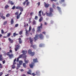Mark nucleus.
Listing matches in <instances>:
<instances>
[{
    "label": "nucleus",
    "mask_w": 76,
    "mask_h": 76,
    "mask_svg": "<svg viewBox=\"0 0 76 76\" xmlns=\"http://www.w3.org/2000/svg\"><path fill=\"white\" fill-rule=\"evenodd\" d=\"M23 56H24L23 54L20 55L17 58V62H18V61H19V58H22V57H23Z\"/></svg>",
    "instance_id": "obj_7"
},
{
    "label": "nucleus",
    "mask_w": 76,
    "mask_h": 76,
    "mask_svg": "<svg viewBox=\"0 0 76 76\" xmlns=\"http://www.w3.org/2000/svg\"><path fill=\"white\" fill-rule=\"evenodd\" d=\"M15 7H15V5H14L13 6V7H12V9L13 10H14V9H15Z\"/></svg>",
    "instance_id": "obj_42"
},
{
    "label": "nucleus",
    "mask_w": 76,
    "mask_h": 76,
    "mask_svg": "<svg viewBox=\"0 0 76 76\" xmlns=\"http://www.w3.org/2000/svg\"><path fill=\"white\" fill-rule=\"evenodd\" d=\"M42 34H45V31H44L42 33Z\"/></svg>",
    "instance_id": "obj_63"
},
{
    "label": "nucleus",
    "mask_w": 76,
    "mask_h": 76,
    "mask_svg": "<svg viewBox=\"0 0 76 76\" xmlns=\"http://www.w3.org/2000/svg\"><path fill=\"white\" fill-rule=\"evenodd\" d=\"M39 16L40 17H41V14H39Z\"/></svg>",
    "instance_id": "obj_64"
},
{
    "label": "nucleus",
    "mask_w": 76,
    "mask_h": 76,
    "mask_svg": "<svg viewBox=\"0 0 76 76\" xmlns=\"http://www.w3.org/2000/svg\"><path fill=\"white\" fill-rule=\"evenodd\" d=\"M22 34H23V31H20L19 32V34L20 35H21Z\"/></svg>",
    "instance_id": "obj_31"
},
{
    "label": "nucleus",
    "mask_w": 76,
    "mask_h": 76,
    "mask_svg": "<svg viewBox=\"0 0 76 76\" xmlns=\"http://www.w3.org/2000/svg\"><path fill=\"white\" fill-rule=\"evenodd\" d=\"M1 34H4V31L3 29H2L1 30Z\"/></svg>",
    "instance_id": "obj_43"
},
{
    "label": "nucleus",
    "mask_w": 76,
    "mask_h": 76,
    "mask_svg": "<svg viewBox=\"0 0 76 76\" xmlns=\"http://www.w3.org/2000/svg\"><path fill=\"white\" fill-rule=\"evenodd\" d=\"M31 52H32V50H31V49H30L28 50V54L30 55L31 53Z\"/></svg>",
    "instance_id": "obj_20"
},
{
    "label": "nucleus",
    "mask_w": 76,
    "mask_h": 76,
    "mask_svg": "<svg viewBox=\"0 0 76 76\" xmlns=\"http://www.w3.org/2000/svg\"><path fill=\"white\" fill-rule=\"evenodd\" d=\"M20 48V46L19 45H17L16 46V48H15V51H17L18 50H19Z\"/></svg>",
    "instance_id": "obj_8"
},
{
    "label": "nucleus",
    "mask_w": 76,
    "mask_h": 76,
    "mask_svg": "<svg viewBox=\"0 0 76 76\" xmlns=\"http://www.w3.org/2000/svg\"><path fill=\"white\" fill-rule=\"evenodd\" d=\"M25 23H26L24 22V27L25 28H26V26H29V25H28V24L27 23V24H25Z\"/></svg>",
    "instance_id": "obj_21"
},
{
    "label": "nucleus",
    "mask_w": 76,
    "mask_h": 76,
    "mask_svg": "<svg viewBox=\"0 0 76 76\" xmlns=\"http://www.w3.org/2000/svg\"><path fill=\"white\" fill-rule=\"evenodd\" d=\"M39 74H40V72H39V71H37L36 72V75H39Z\"/></svg>",
    "instance_id": "obj_26"
},
{
    "label": "nucleus",
    "mask_w": 76,
    "mask_h": 76,
    "mask_svg": "<svg viewBox=\"0 0 76 76\" xmlns=\"http://www.w3.org/2000/svg\"><path fill=\"white\" fill-rule=\"evenodd\" d=\"M9 53H10L9 52L7 53V56H9V55H10V54H9Z\"/></svg>",
    "instance_id": "obj_62"
},
{
    "label": "nucleus",
    "mask_w": 76,
    "mask_h": 76,
    "mask_svg": "<svg viewBox=\"0 0 76 76\" xmlns=\"http://www.w3.org/2000/svg\"><path fill=\"white\" fill-rule=\"evenodd\" d=\"M12 68L13 69H15V65L13 64L12 66Z\"/></svg>",
    "instance_id": "obj_35"
},
{
    "label": "nucleus",
    "mask_w": 76,
    "mask_h": 76,
    "mask_svg": "<svg viewBox=\"0 0 76 76\" xmlns=\"http://www.w3.org/2000/svg\"><path fill=\"white\" fill-rule=\"evenodd\" d=\"M3 75V72H0V76H1Z\"/></svg>",
    "instance_id": "obj_56"
},
{
    "label": "nucleus",
    "mask_w": 76,
    "mask_h": 76,
    "mask_svg": "<svg viewBox=\"0 0 76 76\" xmlns=\"http://www.w3.org/2000/svg\"><path fill=\"white\" fill-rule=\"evenodd\" d=\"M13 37H15V36H16V35H18V34H16V33H14L13 34Z\"/></svg>",
    "instance_id": "obj_29"
},
{
    "label": "nucleus",
    "mask_w": 76,
    "mask_h": 76,
    "mask_svg": "<svg viewBox=\"0 0 76 76\" xmlns=\"http://www.w3.org/2000/svg\"><path fill=\"white\" fill-rule=\"evenodd\" d=\"M41 29H42V24L41 23L40 26L37 27V32H40Z\"/></svg>",
    "instance_id": "obj_2"
},
{
    "label": "nucleus",
    "mask_w": 76,
    "mask_h": 76,
    "mask_svg": "<svg viewBox=\"0 0 76 76\" xmlns=\"http://www.w3.org/2000/svg\"><path fill=\"white\" fill-rule=\"evenodd\" d=\"M10 34H11L10 33H8L7 36H8V37H10Z\"/></svg>",
    "instance_id": "obj_50"
},
{
    "label": "nucleus",
    "mask_w": 76,
    "mask_h": 76,
    "mask_svg": "<svg viewBox=\"0 0 76 76\" xmlns=\"http://www.w3.org/2000/svg\"><path fill=\"white\" fill-rule=\"evenodd\" d=\"M10 16V14H7V15H6V17H9V16Z\"/></svg>",
    "instance_id": "obj_47"
},
{
    "label": "nucleus",
    "mask_w": 76,
    "mask_h": 76,
    "mask_svg": "<svg viewBox=\"0 0 76 76\" xmlns=\"http://www.w3.org/2000/svg\"><path fill=\"white\" fill-rule=\"evenodd\" d=\"M53 9H55L56 8V5H55V4H53Z\"/></svg>",
    "instance_id": "obj_34"
},
{
    "label": "nucleus",
    "mask_w": 76,
    "mask_h": 76,
    "mask_svg": "<svg viewBox=\"0 0 76 76\" xmlns=\"http://www.w3.org/2000/svg\"><path fill=\"white\" fill-rule=\"evenodd\" d=\"M28 41H30V42L31 44H32L33 43V41H34V39L31 38V37H30L28 38Z\"/></svg>",
    "instance_id": "obj_5"
},
{
    "label": "nucleus",
    "mask_w": 76,
    "mask_h": 76,
    "mask_svg": "<svg viewBox=\"0 0 76 76\" xmlns=\"http://www.w3.org/2000/svg\"><path fill=\"white\" fill-rule=\"evenodd\" d=\"M19 61V64L20 65H21L22 64V61Z\"/></svg>",
    "instance_id": "obj_28"
},
{
    "label": "nucleus",
    "mask_w": 76,
    "mask_h": 76,
    "mask_svg": "<svg viewBox=\"0 0 76 76\" xmlns=\"http://www.w3.org/2000/svg\"><path fill=\"white\" fill-rule=\"evenodd\" d=\"M37 18H38V17H37V16H35V17L34 18L35 19H37Z\"/></svg>",
    "instance_id": "obj_58"
},
{
    "label": "nucleus",
    "mask_w": 76,
    "mask_h": 76,
    "mask_svg": "<svg viewBox=\"0 0 76 76\" xmlns=\"http://www.w3.org/2000/svg\"><path fill=\"white\" fill-rule=\"evenodd\" d=\"M39 37L40 38V39H42L43 38V35H42V34H39Z\"/></svg>",
    "instance_id": "obj_15"
},
{
    "label": "nucleus",
    "mask_w": 76,
    "mask_h": 76,
    "mask_svg": "<svg viewBox=\"0 0 76 76\" xmlns=\"http://www.w3.org/2000/svg\"><path fill=\"white\" fill-rule=\"evenodd\" d=\"M13 54H12L11 55H10L9 56V57L10 58H11L12 57H13Z\"/></svg>",
    "instance_id": "obj_23"
},
{
    "label": "nucleus",
    "mask_w": 76,
    "mask_h": 76,
    "mask_svg": "<svg viewBox=\"0 0 76 76\" xmlns=\"http://www.w3.org/2000/svg\"><path fill=\"white\" fill-rule=\"evenodd\" d=\"M16 64V63L15 62H14L13 63V64L15 65V64Z\"/></svg>",
    "instance_id": "obj_57"
},
{
    "label": "nucleus",
    "mask_w": 76,
    "mask_h": 76,
    "mask_svg": "<svg viewBox=\"0 0 76 76\" xmlns=\"http://www.w3.org/2000/svg\"><path fill=\"white\" fill-rule=\"evenodd\" d=\"M3 16V13L2 14H1V12H0V17H1V18Z\"/></svg>",
    "instance_id": "obj_37"
},
{
    "label": "nucleus",
    "mask_w": 76,
    "mask_h": 76,
    "mask_svg": "<svg viewBox=\"0 0 76 76\" xmlns=\"http://www.w3.org/2000/svg\"><path fill=\"white\" fill-rule=\"evenodd\" d=\"M29 4V2H28L26 4V6H28V4Z\"/></svg>",
    "instance_id": "obj_53"
},
{
    "label": "nucleus",
    "mask_w": 76,
    "mask_h": 76,
    "mask_svg": "<svg viewBox=\"0 0 76 76\" xmlns=\"http://www.w3.org/2000/svg\"><path fill=\"white\" fill-rule=\"evenodd\" d=\"M31 75H33V76H35L36 75V74L34 73H32V74H31Z\"/></svg>",
    "instance_id": "obj_41"
},
{
    "label": "nucleus",
    "mask_w": 76,
    "mask_h": 76,
    "mask_svg": "<svg viewBox=\"0 0 76 76\" xmlns=\"http://www.w3.org/2000/svg\"><path fill=\"white\" fill-rule=\"evenodd\" d=\"M38 37H39V35H38V34H37L35 35V37H34V39L35 42L36 41H37V40L38 39H39Z\"/></svg>",
    "instance_id": "obj_4"
},
{
    "label": "nucleus",
    "mask_w": 76,
    "mask_h": 76,
    "mask_svg": "<svg viewBox=\"0 0 76 76\" xmlns=\"http://www.w3.org/2000/svg\"><path fill=\"white\" fill-rule=\"evenodd\" d=\"M25 31H26V36H29V31H28L26 29Z\"/></svg>",
    "instance_id": "obj_10"
},
{
    "label": "nucleus",
    "mask_w": 76,
    "mask_h": 76,
    "mask_svg": "<svg viewBox=\"0 0 76 76\" xmlns=\"http://www.w3.org/2000/svg\"><path fill=\"white\" fill-rule=\"evenodd\" d=\"M49 6V4H46L45 3V7H48Z\"/></svg>",
    "instance_id": "obj_24"
},
{
    "label": "nucleus",
    "mask_w": 76,
    "mask_h": 76,
    "mask_svg": "<svg viewBox=\"0 0 76 76\" xmlns=\"http://www.w3.org/2000/svg\"><path fill=\"white\" fill-rule=\"evenodd\" d=\"M22 52L23 54H24V55H25V54L27 53V51H25V50H23Z\"/></svg>",
    "instance_id": "obj_22"
},
{
    "label": "nucleus",
    "mask_w": 76,
    "mask_h": 76,
    "mask_svg": "<svg viewBox=\"0 0 76 76\" xmlns=\"http://www.w3.org/2000/svg\"><path fill=\"white\" fill-rule=\"evenodd\" d=\"M20 18V15H18L17 16V19H18Z\"/></svg>",
    "instance_id": "obj_36"
},
{
    "label": "nucleus",
    "mask_w": 76,
    "mask_h": 76,
    "mask_svg": "<svg viewBox=\"0 0 76 76\" xmlns=\"http://www.w3.org/2000/svg\"><path fill=\"white\" fill-rule=\"evenodd\" d=\"M29 66L30 68H31V69H33V68L34 67V63H32L29 64Z\"/></svg>",
    "instance_id": "obj_9"
},
{
    "label": "nucleus",
    "mask_w": 76,
    "mask_h": 76,
    "mask_svg": "<svg viewBox=\"0 0 76 76\" xmlns=\"http://www.w3.org/2000/svg\"><path fill=\"white\" fill-rule=\"evenodd\" d=\"M3 60V58L2 57V55H0V61H2Z\"/></svg>",
    "instance_id": "obj_19"
},
{
    "label": "nucleus",
    "mask_w": 76,
    "mask_h": 76,
    "mask_svg": "<svg viewBox=\"0 0 76 76\" xmlns=\"http://www.w3.org/2000/svg\"><path fill=\"white\" fill-rule=\"evenodd\" d=\"M32 32H35V29H34V28H33V29H32Z\"/></svg>",
    "instance_id": "obj_54"
},
{
    "label": "nucleus",
    "mask_w": 76,
    "mask_h": 76,
    "mask_svg": "<svg viewBox=\"0 0 76 76\" xmlns=\"http://www.w3.org/2000/svg\"><path fill=\"white\" fill-rule=\"evenodd\" d=\"M53 9L52 8H50V12L48 13V12H46V16H48L49 17H52L53 16V14L52 13L53 12Z\"/></svg>",
    "instance_id": "obj_1"
},
{
    "label": "nucleus",
    "mask_w": 76,
    "mask_h": 76,
    "mask_svg": "<svg viewBox=\"0 0 76 76\" xmlns=\"http://www.w3.org/2000/svg\"><path fill=\"white\" fill-rule=\"evenodd\" d=\"M2 62L3 63V64H4V63H5V60H4Z\"/></svg>",
    "instance_id": "obj_61"
},
{
    "label": "nucleus",
    "mask_w": 76,
    "mask_h": 76,
    "mask_svg": "<svg viewBox=\"0 0 76 76\" xmlns=\"http://www.w3.org/2000/svg\"><path fill=\"white\" fill-rule=\"evenodd\" d=\"M18 40H19V44H22V41L21 40V38H20L18 39Z\"/></svg>",
    "instance_id": "obj_17"
},
{
    "label": "nucleus",
    "mask_w": 76,
    "mask_h": 76,
    "mask_svg": "<svg viewBox=\"0 0 76 76\" xmlns=\"http://www.w3.org/2000/svg\"><path fill=\"white\" fill-rule=\"evenodd\" d=\"M27 73L28 75H31V72H27Z\"/></svg>",
    "instance_id": "obj_44"
},
{
    "label": "nucleus",
    "mask_w": 76,
    "mask_h": 76,
    "mask_svg": "<svg viewBox=\"0 0 76 76\" xmlns=\"http://www.w3.org/2000/svg\"><path fill=\"white\" fill-rule=\"evenodd\" d=\"M20 64H17V67H20Z\"/></svg>",
    "instance_id": "obj_48"
},
{
    "label": "nucleus",
    "mask_w": 76,
    "mask_h": 76,
    "mask_svg": "<svg viewBox=\"0 0 76 76\" xmlns=\"http://www.w3.org/2000/svg\"><path fill=\"white\" fill-rule=\"evenodd\" d=\"M23 66L24 67H25V68H26V64L23 63Z\"/></svg>",
    "instance_id": "obj_33"
},
{
    "label": "nucleus",
    "mask_w": 76,
    "mask_h": 76,
    "mask_svg": "<svg viewBox=\"0 0 76 76\" xmlns=\"http://www.w3.org/2000/svg\"><path fill=\"white\" fill-rule=\"evenodd\" d=\"M8 40L9 41L10 43L11 44H12L13 42V40H11L10 38H8Z\"/></svg>",
    "instance_id": "obj_11"
},
{
    "label": "nucleus",
    "mask_w": 76,
    "mask_h": 76,
    "mask_svg": "<svg viewBox=\"0 0 76 76\" xmlns=\"http://www.w3.org/2000/svg\"><path fill=\"white\" fill-rule=\"evenodd\" d=\"M31 30V26H30L29 27V31H30Z\"/></svg>",
    "instance_id": "obj_46"
},
{
    "label": "nucleus",
    "mask_w": 76,
    "mask_h": 76,
    "mask_svg": "<svg viewBox=\"0 0 76 76\" xmlns=\"http://www.w3.org/2000/svg\"><path fill=\"white\" fill-rule=\"evenodd\" d=\"M44 45V44H40L39 45V47H43Z\"/></svg>",
    "instance_id": "obj_30"
},
{
    "label": "nucleus",
    "mask_w": 76,
    "mask_h": 76,
    "mask_svg": "<svg viewBox=\"0 0 76 76\" xmlns=\"http://www.w3.org/2000/svg\"><path fill=\"white\" fill-rule=\"evenodd\" d=\"M34 14V12H31L30 14V15H31V16H32V15Z\"/></svg>",
    "instance_id": "obj_55"
},
{
    "label": "nucleus",
    "mask_w": 76,
    "mask_h": 76,
    "mask_svg": "<svg viewBox=\"0 0 76 76\" xmlns=\"http://www.w3.org/2000/svg\"><path fill=\"white\" fill-rule=\"evenodd\" d=\"M10 53H12V50H10Z\"/></svg>",
    "instance_id": "obj_60"
},
{
    "label": "nucleus",
    "mask_w": 76,
    "mask_h": 76,
    "mask_svg": "<svg viewBox=\"0 0 76 76\" xmlns=\"http://www.w3.org/2000/svg\"><path fill=\"white\" fill-rule=\"evenodd\" d=\"M32 23L33 25H36V21H35V20H34L33 21Z\"/></svg>",
    "instance_id": "obj_27"
},
{
    "label": "nucleus",
    "mask_w": 76,
    "mask_h": 76,
    "mask_svg": "<svg viewBox=\"0 0 76 76\" xmlns=\"http://www.w3.org/2000/svg\"><path fill=\"white\" fill-rule=\"evenodd\" d=\"M57 10L59 12H61V8L59 7L58 6L56 7Z\"/></svg>",
    "instance_id": "obj_14"
},
{
    "label": "nucleus",
    "mask_w": 76,
    "mask_h": 76,
    "mask_svg": "<svg viewBox=\"0 0 76 76\" xmlns=\"http://www.w3.org/2000/svg\"><path fill=\"white\" fill-rule=\"evenodd\" d=\"M2 67H3V66H2L1 64H0V68H2Z\"/></svg>",
    "instance_id": "obj_52"
},
{
    "label": "nucleus",
    "mask_w": 76,
    "mask_h": 76,
    "mask_svg": "<svg viewBox=\"0 0 76 76\" xmlns=\"http://www.w3.org/2000/svg\"><path fill=\"white\" fill-rule=\"evenodd\" d=\"M23 58H25L24 59V62L26 64L28 63V62H29V60H26V55H24V56H23Z\"/></svg>",
    "instance_id": "obj_6"
},
{
    "label": "nucleus",
    "mask_w": 76,
    "mask_h": 76,
    "mask_svg": "<svg viewBox=\"0 0 76 76\" xmlns=\"http://www.w3.org/2000/svg\"><path fill=\"white\" fill-rule=\"evenodd\" d=\"M16 58L14 60V62H15L16 61Z\"/></svg>",
    "instance_id": "obj_59"
},
{
    "label": "nucleus",
    "mask_w": 76,
    "mask_h": 76,
    "mask_svg": "<svg viewBox=\"0 0 76 76\" xmlns=\"http://www.w3.org/2000/svg\"><path fill=\"white\" fill-rule=\"evenodd\" d=\"M31 56H34L35 55V52H32L29 55Z\"/></svg>",
    "instance_id": "obj_16"
},
{
    "label": "nucleus",
    "mask_w": 76,
    "mask_h": 76,
    "mask_svg": "<svg viewBox=\"0 0 76 76\" xmlns=\"http://www.w3.org/2000/svg\"><path fill=\"white\" fill-rule=\"evenodd\" d=\"M16 9H19V10H20V12H22L23 11V8H22V7H20V6H17L16 8H15Z\"/></svg>",
    "instance_id": "obj_3"
},
{
    "label": "nucleus",
    "mask_w": 76,
    "mask_h": 76,
    "mask_svg": "<svg viewBox=\"0 0 76 76\" xmlns=\"http://www.w3.org/2000/svg\"><path fill=\"white\" fill-rule=\"evenodd\" d=\"M25 4H26V1H25L23 3V4L24 6H25Z\"/></svg>",
    "instance_id": "obj_51"
},
{
    "label": "nucleus",
    "mask_w": 76,
    "mask_h": 76,
    "mask_svg": "<svg viewBox=\"0 0 76 76\" xmlns=\"http://www.w3.org/2000/svg\"><path fill=\"white\" fill-rule=\"evenodd\" d=\"M1 18H2L3 19H4H4H6V18L4 16H2Z\"/></svg>",
    "instance_id": "obj_40"
},
{
    "label": "nucleus",
    "mask_w": 76,
    "mask_h": 76,
    "mask_svg": "<svg viewBox=\"0 0 76 76\" xmlns=\"http://www.w3.org/2000/svg\"><path fill=\"white\" fill-rule=\"evenodd\" d=\"M7 21H5L3 24L4 25H6L7 24Z\"/></svg>",
    "instance_id": "obj_32"
},
{
    "label": "nucleus",
    "mask_w": 76,
    "mask_h": 76,
    "mask_svg": "<svg viewBox=\"0 0 76 76\" xmlns=\"http://www.w3.org/2000/svg\"><path fill=\"white\" fill-rule=\"evenodd\" d=\"M9 7V6L7 5L5 7V9H7V8H8Z\"/></svg>",
    "instance_id": "obj_39"
},
{
    "label": "nucleus",
    "mask_w": 76,
    "mask_h": 76,
    "mask_svg": "<svg viewBox=\"0 0 76 76\" xmlns=\"http://www.w3.org/2000/svg\"><path fill=\"white\" fill-rule=\"evenodd\" d=\"M18 25H19V24H16L15 25V27H18Z\"/></svg>",
    "instance_id": "obj_45"
},
{
    "label": "nucleus",
    "mask_w": 76,
    "mask_h": 76,
    "mask_svg": "<svg viewBox=\"0 0 76 76\" xmlns=\"http://www.w3.org/2000/svg\"><path fill=\"white\" fill-rule=\"evenodd\" d=\"M19 13V12H15V15H18V14Z\"/></svg>",
    "instance_id": "obj_49"
},
{
    "label": "nucleus",
    "mask_w": 76,
    "mask_h": 76,
    "mask_svg": "<svg viewBox=\"0 0 76 76\" xmlns=\"http://www.w3.org/2000/svg\"><path fill=\"white\" fill-rule=\"evenodd\" d=\"M10 4L11 5H13L14 4V3L13 2V1H10Z\"/></svg>",
    "instance_id": "obj_38"
},
{
    "label": "nucleus",
    "mask_w": 76,
    "mask_h": 76,
    "mask_svg": "<svg viewBox=\"0 0 76 76\" xmlns=\"http://www.w3.org/2000/svg\"><path fill=\"white\" fill-rule=\"evenodd\" d=\"M13 23H14V21H13V19L12 18L11 21V25H13Z\"/></svg>",
    "instance_id": "obj_18"
},
{
    "label": "nucleus",
    "mask_w": 76,
    "mask_h": 76,
    "mask_svg": "<svg viewBox=\"0 0 76 76\" xmlns=\"http://www.w3.org/2000/svg\"><path fill=\"white\" fill-rule=\"evenodd\" d=\"M42 20H43V18H42V17H41L39 20V22H41V21H42Z\"/></svg>",
    "instance_id": "obj_25"
},
{
    "label": "nucleus",
    "mask_w": 76,
    "mask_h": 76,
    "mask_svg": "<svg viewBox=\"0 0 76 76\" xmlns=\"http://www.w3.org/2000/svg\"><path fill=\"white\" fill-rule=\"evenodd\" d=\"M33 61L34 63H38V60L37 59V58H36V59H33Z\"/></svg>",
    "instance_id": "obj_12"
},
{
    "label": "nucleus",
    "mask_w": 76,
    "mask_h": 76,
    "mask_svg": "<svg viewBox=\"0 0 76 76\" xmlns=\"http://www.w3.org/2000/svg\"><path fill=\"white\" fill-rule=\"evenodd\" d=\"M31 47H33L34 49H35L36 48H37L36 45H33L32 44H31Z\"/></svg>",
    "instance_id": "obj_13"
}]
</instances>
